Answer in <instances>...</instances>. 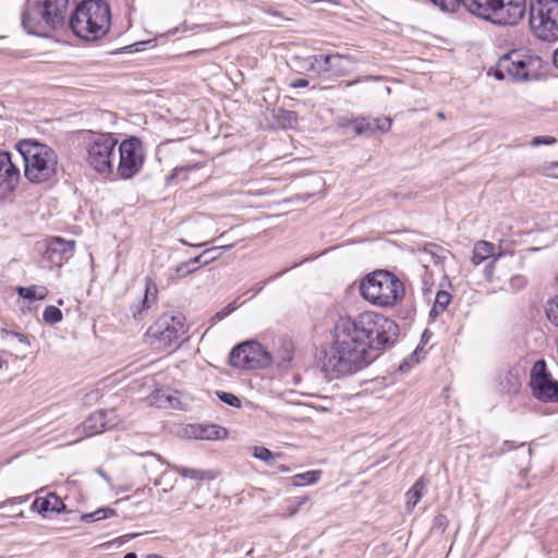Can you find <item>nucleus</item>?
<instances>
[{"instance_id": "44", "label": "nucleus", "mask_w": 558, "mask_h": 558, "mask_svg": "<svg viewBox=\"0 0 558 558\" xmlns=\"http://www.w3.org/2000/svg\"><path fill=\"white\" fill-rule=\"evenodd\" d=\"M1 332H2V335L11 336V337L16 338V340H19L21 343L29 345V341L27 339V336L24 335V333L16 332V331H11V330H8V329H2Z\"/></svg>"}, {"instance_id": "25", "label": "nucleus", "mask_w": 558, "mask_h": 558, "mask_svg": "<svg viewBox=\"0 0 558 558\" xmlns=\"http://www.w3.org/2000/svg\"><path fill=\"white\" fill-rule=\"evenodd\" d=\"M17 294L26 300H44L48 295V289L44 286L19 287Z\"/></svg>"}, {"instance_id": "7", "label": "nucleus", "mask_w": 558, "mask_h": 558, "mask_svg": "<svg viewBox=\"0 0 558 558\" xmlns=\"http://www.w3.org/2000/svg\"><path fill=\"white\" fill-rule=\"evenodd\" d=\"M525 11V0H469L470 13L497 25H517Z\"/></svg>"}, {"instance_id": "64", "label": "nucleus", "mask_w": 558, "mask_h": 558, "mask_svg": "<svg viewBox=\"0 0 558 558\" xmlns=\"http://www.w3.org/2000/svg\"><path fill=\"white\" fill-rule=\"evenodd\" d=\"M281 470H282L283 472H287L289 469L283 466V468H281Z\"/></svg>"}, {"instance_id": "13", "label": "nucleus", "mask_w": 558, "mask_h": 558, "mask_svg": "<svg viewBox=\"0 0 558 558\" xmlns=\"http://www.w3.org/2000/svg\"><path fill=\"white\" fill-rule=\"evenodd\" d=\"M305 62L308 70L336 76L347 75L353 65L352 60L342 54L310 56Z\"/></svg>"}, {"instance_id": "38", "label": "nucleus", "mask_w": 558, "mask_h": 558, "mask_svg": "<svg viewBox=\"0 0 558 558\" xmlns=\"http://www.w3.org/2000/svg\"><path fill=\"white\" fill-rule=\"evenodd\" d=\"M216 395L221 402L233 408H241V400L235 395L226 391H216Z\"/></svg>"}, {"instance_id": "53", "label": "nucleus", "mask_w": 558, "mask_h": 558, "mask_svg": "<svg viewBox=\"0 0 558 558\" xmlns=\"http://www.w3.org/2000/svg\"><path fill=\"white\" fill-rule=\"evenodd\" d=\"M97 473L105 480L107 481L108 483L110 482V477L101 470V469H98L97 470Z\"/></svg>"}, {"instance_id": "56", "label": "nucleus", "mask_w": 558, "mask_h": 558, "mask_svg": "<svg viewBox=\"0 0 558 558\" xmlns=\"http://www.w3.org/2000/svg\"><path fill=\"white\" fill-rule=\"evenodd\" d=\"M553 62L556 68H558V48L554 52Z\"/></svg>"}, {"instance_id": "3", "label": "nucleus", "mask_w": 558, "mask_h": 558, "mask_svg": "<svg viewBox=\"0 0 558 558\" xmlns=\"http://www.w3.org/2000/svg\"><path fill=\"white\" fill-rule=\"evenodd\" d=\"M547 68V62L530 50L513 49L498 59L494 76L500 81H537L546 74Z\"/></svg>"}, {"instance_id": "50", "label": "nucleus", "mask_w": 558, "mask_h": 558, "mask_svg": "<svg viewBox=\"0 0 558 558\" xmlns=\"http://www.w3.org/2000/svg\"><path fill=\"white\" fill-rule=\"evenodd\" d=\"M299 509L300 508H296L295 504H292V500L290 501L287 508L289 515H294L299 511Z\"/></svg>"}, {"instance_id": "29", "label": "nucleus", "mask_w": 558, "mask_h": 558, "mask_svg": "<svg viewBox=\"0 0 558 558\" xmlns=\"http://www.w3.org/2000/svg\"><path fill=\"white\" fill-rule=\"evenodd\" d=\"M114 510L109 507L99 508L93 512L82 514L81 519L85 522H97L114 514Z\"/></svg>"}, {"instance_id": "2", "label": "nucleus", "mask_w": 558, "mask_h": 558, "mask_svg": "<svg viewBox=\"0 0 558 558\" xmlns=\"http://www.w3.org/2000/svg\"><path fill=\"white\" fill-rule=\"evenodd\" d=\"M69 24L82 39H100L111 27L110 5L105 0H83L70 15Z\"/></svg>"}, {"instance_id": "17", "label": "nucleus", "mask_w": 558, "mask_h": 558, "mask_svg": "<svg viewBox=\"0 0 558 558\" xmlns=\"http://www.w3.org/2000/svg\"><path fill=\"white\" fill-rule=\"evenodd\" d=\"M502 255L504 253L501 252L500 248L498 252H496V247L493 243L481 240L474 244L471 262L473 265L477 266L483 262L489 259L488 264L485 266L484 276L488 281H490L493 278L496 262Z\"/></svg>"}, {"instance_id": "16", "label": "nucleus", "mask_w": 558, "mask_h": 558, "mask_svg": "<svg viewBox=\"0 0 558 558\" xmlns=\"http://www.w3.org/2000/svg\"><path fill=\"white\" fill-rule=\"evenodd\" d=\"M75 242L51 238L46 242L44 258L52 266L61 267L74 254Z\"/></svg>"}, {"instance_id": "40", "label": "nucleus", "mask_w": 558, "mask_h": 558, "mask_svg": "<svg viewBox=\"0 0 558 558\" xmlns=\"http://www.w3.org/2000/svg\"><path fill=\"white\" fill-rule=\"evenodd\" d=\"M29 497H31V495H23V496L8 498L7 500L0 502V509H4L8 506L13 507L15 505H22V504L26 502L29 499Z\"/></svg>"}, {"instance_id": "6", "label": "nucleus", "mask_w": 558, "mask_h": 558, "mask_svg": "<svg viewBox=\"0 0 558 558\" xmlns=\"http://www.w3.org/2000/svg\"><path fill=\"white\" fill-rule=\"evenodd\" d=\"M361 295L372 304L391 307L404 298V286L400 279L387 270L367 275L360 284Z\"/></svg>"}, {"instance_id": "12", "label": "nucleus", "mask_w": 558, "mask_h": 558, "mask_svg": "<svg viewBox=\"0 0 558 558\" xmlns=\"http://www.w3.org/2000/svg\"><path fill=\"white\" fill-rule=\"evenodd\" d=\"M530 386L532 395L536 399L543 402H554L558 400V383L551 378L546 369V363L543 360L534 364Z\"/></svg>"}, {"instance_id": "24", "label": "nucleus", "mask_w": 558, "mask_h": 558, "mask_svg": "<svg viewBox=\"0 0 558 558\" xmlns=\"http://www.w3.org/2000/svg\"><path fill=\"white\" fill-rule=\"evenodd\" d=\"M247 349H250L248 340L235 345L230 352L229 364L236 368L247 369L246 360L244 359Z\"/></svg>"}, {"instance_id": "23", "label": "nucleus", "mask_w": 558, "mask_h": 558, "mask_svg": "<svg viewBox=\"0 0 558 558\" xmlns=\"http://www.w3.org/2000/svg\"><path fill=\"white\" fill-rule=\"evenodd\" d=\"M428 481L420 477L405 494V504L409 510L413 509L427 492Z\"/></svg>"}, {"instance_id": "22", "label": "nucleus", "mask_w": 558, "mask_h": 558, "mask_svg": "<svg viewBox=\"0 0 558 558\" xmlns=\"http://www.w3.org/2000/svg\"><path fill=\"white\" fill-rule=\"evenodd\" d=\"M192 429L195 438L205 440L225 439L228 435V430L218 425H198L192 426Z\"/></svg>"}, {"instance_id": "43", "label": "nucleus", "mask_w": 558, "mask_h": 558, "mask_svg": "<svg viewBox=\"0 0 558 558\" xmlns=\"http://www.w3.org/2000/svg\"><path fill=\"white\" fill-rule=\"evenodd\" d=\"M556 138L553 137V136H535L531 144L533 146H539L542 144H545V145H551V144H555L556 143Z\"/></svg>"}, {"instance_id": "36", "label": "nucleus", "mask_w": 558, "mask_h": 558, "mask_svg": "<svg viewBox=\"0 0 558 558\" xmlns=\"http://www.w3.org/2000/svg\"><path fill=\"white\" fill-rule=\"evenodd\" d=\"M253 457L258 460H262L268 464H271V461L276 457H279V454L274 453L272 451H270L269 449H267L265 447L256 446L253 448Z\"/></svg>"}, {"instance_id": "35", "label": "nucleus", "mask_w": 558, "mask_h": 558, "mask_svg": "<svg viewBox=\"0 0 558 558\" xmlns=\"http://www.w3.org/2000/svg\"><path fill=\"white\" fill-rule=\"evenodd\" d=\"M148 308H149L148 296L146 294L143 300H141L138 303L133 304L131 306V312H132L134 319L142 320Z\"/></svg>"}, {"instance_id": "60", "label": "nucleus", "mask_w": 558, "mask_h": 558, "mask_svg": "<svg viewBox=\"0 0 558 558\" xmlns=\"http://www.w3.org/2000/svg\"><path fill=\"white\" fill-rule=\"evenodd\" d=\"M437 118H438L439 120H445V114H444V112H440V111H439V112H437Z\"/></svg>"}, {"instance_id": "26", "label": "nucleus", "mask_w": 558, "mask_h": 558, "mask_svg": "<svg viewBox=\"0 0 558 558\" xmlns=\"http://www.w3.org/2000/svg\"><path fill=\"white\" fill-rule=\"evenodd\" d=\"M451 301V295L447 291H438L435 296L434 305L430 310V316H438L446 311Z\"/></svg>"}, {"instance_id": "5", "label": "nucleus", "mask_w": 558, "mask_h": 558, "mask_svg": "<svg viewBox=\"0 0 558 558\" xmlns=\"http://www.w3.org/2000/svg\"><path fill=\"white\" fill-rule=\"evenodd\" d=\"M16 147L23 157L24 173L28 181L43 183L56 175L58 156L51 147L33 140L21 141Z\"/></svg>"}, {"instance_id": "41", "label": "nucleus", "mask_w": 558, "mask_h": 558, "mask_svg": "<svg viewBox=\"0 0 558 558\" xmlns=\"http://www.w3.org/2000/svg\"><path fill=\"white\" fill-rule=\"evenodd\" d=\"M238 308V305L235 302L229 303L227 306H225L221 311L217 312L214 316V319L216 320H222L223 318L228 317L231 313H233Z\"/></svg>"}, {"instance_id": "15", "label": "nucleus", "mask_w": 558, "mask_h": 558, "mask_svg": "<svg viewBox=\"0 0 558 558\" xmlns=\"http://www.w3.org/2000/svg\"><path fill=\"white\" fill-rule=\"evenodd\" d=\"M20 177V170L13 163L11 154L0 153V199L8 198L15 191Z\"/></svg>"}, {"instance_id": "28", "label": "nucleus", "mask_w": 558, "mask_h": 558, "mask_svg": "<svg viewBox=\"0 0 558 558\" xmlns=\"http://www.w3.org/2000/svg\"><path fill=\"white\" fill-rule=\"evenodd\" d=\"M444 12H456L461 5L469 11V0H430Z\"/></svg>"}, {"instance_id": "62", "label": "nucleus", "mask_w": 558, "mask_h": 558, "mask_svg": "<svg viewBox=\"0 0 558 558\" xmlns=\"http://www.w3.org/2000/svg\"><path fill=\"white\" fill-rule=\"evenodd\" d=\"M180 28H175L173 31L170 32V34L174 35Z\"/></svg>"}, {"instance_id": "10", "label": "nucleus", "mask_w": 558, "mask_h": 558, "mask_svg": "<svg viewBox=\"0 0 558 558\" xmlns=\"http://www.w3.org/2000/svg\"><path fill=\"white\" fill-rule=\"evenodd\" d=\"M118 151L117 175L122 180L134 178L142 170L145 161V151L141 140L135 136L123 140L118 146Z\"/></svg>"}, {"instance_id": "57", "label": "nucleus", "mask_w": 558, "mask_h": 558, "mask_svg": "<svg viewBox=\"0 0 558 558\" xmlns=\"http://www.w3.org/2000/svg\"><path fill=\"white\" fill-rule=\"evenodd\" d=\"M31 24H36L38 21L41 20V16L40 15H36V14H33V16L31 17Z\"/></svg>"}, {"instance_id": "21", "label": "nucleus", "mask_w": 558, "mask_h": 558, "mask_svg": "<svg viewBox=\"0 0 558 558\" xmlns=\"http://www.w3.org/2000/svg\"><path fill=\"white\" fill-rule=\"evenodd\" d=\"M65 504L54 493H48L45 497H37L31 509L38 512L43 517H47L49 513L59 514L65 511Z\"/></svg>"}, {"instance_id": "37", "label": "nucleus", "mask_w": 558, "mask_h": 558, "mask_svg": "<svg viewBox=\"0 0 558 558\" xmlns=\"http://www.w3.org/2000/svg\"><path fill=\"white\" fill-rule=\"evenodd\" d=\"M233 246V244H229V245H221V246H216V247H211V248H207L205 250L203 253H201L199 255L191 258L187 260L189 263V266L191 267L192 265L194 264H204V257L207 256L208 254L213 253V252H216L218 250H223V251H228L230 250L231 247Z\"/></svg>"}, {"instance_id": "11", "label": "nucleus", "mask_w": 558, "mask_h": 558, "mask_svg": "<svg viewBox=\"0 0 558 558\" xmlns=\"http://www.w3.org/2000/svg\"><path fill=\"white\" fill-rule=\"evenodd\" d=\"M185 335V326L181 317L160 316L147 330L146 336L151 343L158 341L162 347L178 345Z\"/></svg>"}, {"instance_id": "1", "label": "nucleus", "mask_w": 558, "mask_h": 558, "mask_svg": "<svg viewBox=\"0 0 558 558\" xmlns=\"http://www.w3.org/2000/svg\"><path fill=\"white\" fill-rule=\"evenodd\" d=\"M331 335L330 345L320 352L319 364L328 377L339 378L375 361L381 350L397 341L399 327L392 319L369 311L339 317Z\"/></svg>"}, {"instance_id": "51", "label": "nucleus", "mask_w": 558, "mask_h": 558, "mask_svg": "<svg viewBox=\"0 0 558 558\" xmlns=\"http://www.w3.org/2000/svg\"><path fill=\"white\" fill-rule=\"evenodd\" d=\"M209 257L204 259V265L209 264L210 262H214L218 258L219 255H213L211 253L208 254Z\"/></svg>"}, {"instance_id": "59", "label": "nucleus", "mask_w": 558, "mask_h": 558, "mask_svg": "<svg viewBox=\"0 0 558 558\" xmlns=\"http://www.w3.org/2000/svg\"><path fill=\"white\" fill-rule=\"evenodd\" d=\"M508 444H509L508 441L504 442L505 448L502 449V451H507V450L511 449V447Z\"/></svg>"}, {"instance_id": "63", "label": "nucleus", "mask_w": 558, "mask_h": 558, "mask_svg": "<svg viewBox=\"0 0 558 558\" xmlns=\"http://www.w3.org/2000/svg\"><path fill=\"white\" fill-rule=\"evenodd\" d=\"M204 245H206V243H198V244H196L195 246H196V247H201V246H204Z\"/></svg>"}, {"instance_id": "19", "label": "nucleus", "mask_w": 558, "mask_h": 558, "mask_svg": "<svg viewBox=\"0 0 558 558\" xmlns=\"http://www.w3.org/2000/svg\"><path fill=\"white\" fill-rule=\"evenodd\" d=\"M250 349L246 350L247 369L267 367L272 363L271 353L265 349L259 342L255 340H248Z\"/></svg>"}, {"instance_id": "45", "label": "nucleus", "mask_w": 558, "mask_h": 558, "mask_svg": "<svg viewBox=\"0 0 558 558\" xmlns=\"http://www.w3.org/2000/svg\"><path fill=\"white\" fill-rule=\"evenodd\" d=\"M281 119L290 126L296 122V116L292 111H282Z\"/></svg>"}, {"instance_id": "42", "label": "nucleus", "mask_w": 558, "mask_h": 558, "mask_svg": "<svg viewBox=\"0 0 558 558\" xmlns=\"http://www.w3.org/2000/svg\"><path fill=\"white\" fill-rule=\"evenodd\" d=\"M525 284H526V279L522 275H515V276L511 277V279H510V287L515 291L521 290L522 288L525 287Z\"/></svg>"}, {"instance_id": "32", "label": "nucleus", "mask_w": 558, "mask_h": 558, "mask_svg": "<svg viewBox=\"0 0 558 558\" xmlns=\"http://www.w3.org/2000/svg\"><path fill=\"white\" fill-rule=\"evenodd\" d=\"M138 534L136 533H133V534H125V535H122V536H119L112 541H109V542H105V543H101L99 544L97 547L101 550H107V549H110L112 546H117V547H120L122 545H124L126 542L133 539L134 537H136Z\"/></svg>"}, {"instance_id": "58", "label": "nucleus", "mask_w": 558, "mask_h": 558, "mask_svg": "<svg viewBox=\"0 0 558 558\" xmlns=\"http://www.w3.org/2000/svg\"><path fill=\"white\" fill-rule=\"evenodd\" d=\"M124 558H137V555L135 553H128L124 555Z\"/></svg>"}, {"instance_id": "20", "label": "nucleus", "mask_w": 558, "mask_h": 558, "mask_svg": "<svg viewBox=\"0 0 558 558\" xmlns=\"http://www.w3.org/2000/svg\"><path fill=\"white\" fill-rule=\"evenodd\" d=\"M141 456H151L155 457L158 461L167 464L171 470L180 474L184 478H190L197 482L203 481H213L216 477V474L210 470H202V469H195V468H186L178 464H170L166 460L162 459L161 456L153 453V452H145Z\"/></svg>"}, {"instance_id": "49", "label": "nucleus", "mask_w": 558, "mask_h": 558, "mask_svg": "<svg viewBox=\"0 0 558 558\" xmlns=\"http://www.w3.org/2000/svg\"><path fill=\"white\" fill-rule=\"evenodd\" d=\"M307 500L308 499L306 496L295 497L294 499H292V504H295L296 508H301L303 505L307 502Z\"/></svg>"}, {"instance_id": "52", "label": "nucleus", "mask_w": 558, "mask_h": 558, "mask_svg": "<svg viewBox=\"0 0 558 558\" xmlns=\"http://www.w3.org/2000/svg\"><path fill=\"white\" fill-rule=\"evenodd\" d=\"M263 289H264V283L262 282L258 284V287H255V291L253 292L251 298H254L255 295H257Z\"/></svg>"}, {"instance_id": "9", "label": "nucleus", "mask_w": 558, "mask_h": 558, "mask_svg": "<svg viewBox=\"0 0 558 558\" xmlns=\"http://www.w3.org/2000/svg\"><path fill=\"white\" fill-rule=\"evenodd\" d=\"M118 140L111 133L94 135L87 145V162L98 173H111Z\"/></svg>"}, {"instance_id": "48", "label": "nucleus", "mask_w": 558, "mask_h": 558, "mask_svg": "<svg viewBox=\"0 0 558 558\" xmlns=\"http://www.w3.org/2000/svg\"><path fill=\"white\" fill-rule=\"evenodd\" d=\"M547 175L558 179V162H553L548 167Z\"/></svg>"}, {"instance_id": "54", "label": "nucleus", "mask_w": 558, "mask_h": 558, "mask_svg": "<svg viewBox=\"0 0 558 558\" xmlns=\"http://www.w3.org/2000/svg\"><path fill=\"white\" fill-rule=\"evenodd\" d=\"M24 513L23 511H19V512H15L13 514H10L9 517H12V518H23ZM7 515L4 514H1V518H5Z\"/></svg>"}, {"instance_id": "4", "label": "nucleus", "mask_w": 558, "mask_h": 558, "mask_svg": "<svg viewBox=\"0 0 558 558\" xmlns=\"http://www.w3.org/2000/svg\"><path fill=\"white\" fill-rule=\"evenodd\" d=\"M69 0H40L27 4L22 14V25L32 35L46 37L65 24Z\"/></svg>"}, {"instance_id": "39", "label": "nucleus", "mask_w": 558, "mask_h": 558, "mask_svg": "<svg viewBox=\"0 0 558 558\" xmlns=\"http://www.w3.org/2000/svg\"><path fill=\"white\" fill-rule=\"evenodd\" d=\"M374 132H387L391 128V120L387 117L373 118Z\"/></svg>"}, {"instance_id": "18", "label": "nucleus", "mask_w": 558, "mask_h": 558, "mask_svg": "<svg viewBox=\"0 0 558 558\" xmlns=\"http://www.w3.org/2000/svg\"><path fill=\"white\" fill-rule=\"evenodd\" d=\"M105 416V411H96L92 413L80 426L75 428L74 433L77 437L74 441L100 434L106 429L111 428L113 424L106 421Z\"/></svg>"}, {"instance_id": "27", "label": "nucleus", "mask_w": 558, "mask_h": 558, "mask_svg": "<svg viewBox=\"0 0 558 558\" xmlns=\"http://www.w3.org/2000/svg\"><path fill=\"white\" fill-rule=\"evenodd\" d=\"M320 475L322 471H307L292 476L291 483L293 486L315 484L319 480Z\"/></svg>"}, {"instance_id": "61", "label": "nucleus", "mask_w": 558, "mask_h": 558, "mask_svg": "<svg viewBox=\"0 0 558 558\" xmlns=\"http://www.w3.org/2000/svg\"><path fill=\"white\" fill-rule=\"evenodd\" d=\"M180 28H182V32H186V29H187V28H186V26H185V24L181 25V27H180Z\"/></svg>"}, {"instance_id": "30", "label": "nucleus", "mask_w": 558, "mask_h": 558, "mask_svg": "<svg viewBox=\"0 0 558 558\" xmlns=\"http://www.w3.org/2000/svg\"><path fill=\"white\" fill-rule=\"evenodd\" d=\"M63 318L62 312L60 308L53 305H49L45 308L43 313V319L46 324L54 325L60 323Z\"/></svg>"}, {"instance_id": "14", "label": "nucleus", "mask_w": 558, "mask_h": 558, "mask_svg": "<svg viewBox=\"0 0 558 558\" xmlns=\"http://www.w3.org/2000/svg\"><path fill=\"white\" fill-rule=\"evenodd\" d=\"M526 374V366L522 362L509 365L499 371L497 377L498 391L508 396L518 395Z\"/></svg>"}, {"instance_id": "47", "label": "nucleus", "mask_w": 558, "mask_h": 558, "mask_svg": "<svg viewBox=\"0 0 558 558\" xmlns=\"http://www.w3.org/2000/svg\"><path fill=\"white\" fill-rule=\"evenodd\" d=\"M290 86L293 88H301L308 86V81L305 78H298L290 83Z\"/></svg>"}, {"instance_id": "34", "label": "nucleus", "mask_w": 558, "mask_h": 558, "mask_svg": "<svg viewBox=\"0 0 558 558\" xmlns=\"http://www.w3.org/2000/svg\"><path fill=\"white\" fill-rule=\"evenodd\" d=\"M195 269L196 268L190 267L187 262H184V263H181V264L177 265L173 268H170L169 269V271H170L169 276H170L171 279L183 278V277L192 274L193 271H195Z\"/></svg>"}, {"instance_id": "46", "label": "nucleus", "mask_w": 558, "mask_h": 558, "mask_svg": "<svg viewBox=\"0 0 558 558\" xmlns=\"http://www.w3.org/2000/svg\"><path fill=\"white\" fill-rule=\"evenodd\" d=\"M195 168H196V166L177 167V168L173 170V172H172V174H171L170 179L179 178L182 173H184V172H186V171H190V170H192V169H195Z\"/></svg>"}, {"instance_id": "55", "label": "nucleus", "mask_w": 558, "mask_h": 558, "mask_svg": "<svg viewBox=\"0 0 558 558\" xmlns=\"http://www.w3.org/2000/svg\"><path fill=\"white\" fill-rule=\"evenodd\" d=\"M24 513L23 511H19V512H15L13 514H10L9 517H12V518H23ZM7 515L4 514H1V518H5Z\"/></svg>"}, {"instance_id": "31", "label": "nucleus", "mask_w": 558, "mask_h": 558, "mask_svg": "<svg viewBox=\"0 0 558 558\" xmlns=\"http://www.w3.org/2000/svg\"><path fill=\"white\" fill-rule=\"evenodd\" d=\"M373 118H361L353 121V130L356 134L374 133Z\"/></svg>"}, {"instance_id": "8", "label": "nucleus", "mask_w": 558, "mask_h": 558, "mask_svg": "<svg viewBox=\"0 0 558 558\" xmlns=\"http://www.w3.org/2000/svg\"><path fill=\"white\" fill-rule=\"evenodd\" d=\"M530 27L541 40L558 39V0H531Z\"/></svg>"}, {"instance_id": "33", "label": "nucleus", "mask_w": 558, "mask_h": 558, "mask_svg": "<svg viewBox=\"0 0 558 558\" xmlns=\"http://www.w3.org/2000/svg\"><path fill=\"white\" fill-rule=\"evenodd\" d=\"M546 316L551 324L558 327V295L547 302Z\"/></svg>"}]
</instances>
